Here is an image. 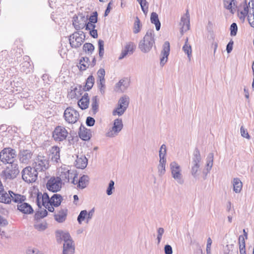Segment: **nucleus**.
Returning <instances> with one entry per match:
<instances>
[{
  "label": "nucleus",
  "mask_w": 254,
  "mask_h": 254,
  "mask_svg": "<svg viewBox=\"0 0 254 254\" xmlns=\"http://www.w3.org/2000/svg\"><path fill=\"white\" fill-rule=\"evenodd\" d=\"M57 242L61 244L64 241L63 254H74L75 247L73 241L68 232L58 230L56 232Z\"/></svg>",
  "instance_id": "obj_1"
},
{
  "label": "nucleus",
  "mask_w": 254,
  "mask_h": 254,
  "mask_svg": "<svg viewBox=\"0 0 254 254\" xmlns=\"http://www.w3.org/2000/svg\"><path fill=\"white\" fill-rule=\"evenodd\" d=\"M155 34L153 29H148L143 39L138 44V48L143 53H147L155 46Z\"/></svg>",
  "instance_id": "obj_2"
},
{
  "label": "nucleus",
  "mask_w": 254,
  "mask_h": 254,
  "mask_svg": "<svg viewBox=\"0 0 254 254\" xmlns=\"http://www.w3.org/2000/svg\"><path fill=\"white\" fill-rule=\"evenodd\" d=\"M201 161V157L200 152L197 148H195L193 152L190 168L191 174L195 179L198 178Z\"/></svg>",
  "instance_id": "obj_3"
},
{
  "label": "nucleus",
  "mask_w": 254,
  "mask_h": 254,
  "mask_svg": "<svg viewBox=\"0 0 254 254\" xmlns=\"http://www.w3.org/2000/svg\"><path fill=\"white\" fill-rule=\"evenodd\" d=\"M16 151L11 148H5L0 152V160L4 164L17 163Z\"/></svg>",
  "instance_id": "obj_4"
},
{
  "label": "nucleus",
  "mask_w": 254,
  "mask_h": 254,
  "mask_svg": "<svg viewBox=\"0 0 254 254\" xmlns=\"http://www.w3.org/2000/svg\"><path fill=\"white\" fill-rule=\"evenodd\" d=\"M19 172L17 163H12L7 166L4 170L2 171L0 176L5 180H12L16 177Z\"/></svg>",
  "instance_id": "obj_5"
},
{
  "label": "nucleus",
  "mask_w": 254,
  "mask_h": 254,
  "mask_svg": "<svg viewBox=\"0 0 254 254\" xmlns=\"http://www.w3.org/2000/svg\"><path fill=\"white\" fill-rule=\"evenodd\" d=\"M129 103V98L127 95H124L121 97L118 101L117 107L113 111L114 116L123 115L128 107Z\"/></svg>",
  "instance_id": "obj_6"
},
{
  "label": "nucleus",
  "mask_w": 254,
  "mask_h": 254,
  "mask_svg": "<svg viewBox=\"0 0 254 254\" xmlns=\"http://www.w3.org/2000/svg\"><path fill=\"white\" fill-rule=\"evenodd\" d=\"M38 172L33 167H26L22 171L23 180L28 183L35 182L38 178Z\"/></svg>",
  "instance_id": "obj_7"
},
{
  "label": "nucleus",
  "mask_w": 254,
  "mask_h": 254,
  "mask_svg": "<svg viewBox=\"0 0 254 254\" xmlns=\"http://www.w3.org/2000/svg\"><path fill=\"white\" fill-rule=\"evenodd\" d=\"M33 167L37 172L45 171L49 168V160L47 157L38 155L33 163Z\"/></svg>",
  "instance_id": "obj_8"
},
{
  "label": "nucleus",
  "mask_w": 254,
  "mask_h": 254,
  "mask_svg": "<svg viewBox=\"0 0 254 254\" xmlns=\"http://www.w3.org/2000/svg\"><path fill=\"white\" fill-rule=\"evenodd\" d=\"M65 121L68 124H75L79 118V113L72 107L67 108L64 113Z\"/></svg>",
  "instance_id": "obj_9"
},
{
  "label": "nucleus",
  "mask_w": 254,
  "mask_h": 254,
  "mask_svg": "<svg viewBox=\"0 0 254 254\" xmlns=\"http://www.w3.org/2000/svg\"><path fill=\"white\" fill-rule=\"evenodd\" d=\"M81 33L80 34L79 32H76L70 35L69 41L70 45L72 48L76 49L79 47L84 42L85 36L83 32H81Z\"/></svg>",
  "instance_id": "obj_10"
},
{
  "label": "nucleus",
  "mask_w": 254,
  "mask_h": 254,
  "mask_svg": "<svg viewBox=\"0 0 254 254\" xmlns=\"http://www.w3.org/2000/svg\"><path fill=\"white\" fill-rule=\"evenodd\" d=\"M170 168L173 178L179 184H183L184 182L183 176L181 173L180 166L175 161L171 162Z\"/></svg>",
  "instance_id": "obj_11"
},
{
  "label": "nucleus",
  "mask_w": 254,
  "mask_h": 254,
  "mask_svg": "<svg viewBox=\"0 0 254 254\" xmlns=\"http://www.w3.org/2000/svg\"><path fill=\"white\" fill-rule=\"evenodd\" d=\"M58 177L61 178V182L63 181L65 183H68L71 180V183L75 184V179L77 178V174L73 171L64 168L61 169L60 177Z\"/></svg>",
  "instance_id": "obj_12"
},
{
  "label": "nucleus",
  "mask_w": 254,
  "mask_h": 254,
  "mask_svg": "<svg viewBox=\"0 0 254 254\" xmlns=\"http://www.w3.org/2000/svg\"><path fill=\"white\" fill-rule=\"evenodd\" d=\"M68 132L62 126H57L53 132V137L56 142H62L66 140Z\"/></svg>",
  "instance_id": "obj_13"
},
{
  "label": "nucleus",
  "mask_w": 254,
  "mask_h": 254,
  "mask_svg": "<svg viewBox=\"0 0 254 254\" xmlns=\"http://www.w3.org/2000/svg\"><path fill=\"white\" fill-rule=\"evenodd\" d=\"M62 183L61 182V178H59L58 177H51L46 184L47 189L53 192L60 190L62 188Z\"/></svg>",
  "instance_id": "obj_14"
},
{
  "label": "nucleus",
  "mask_w": 254,
  "mask_h": 254,
  "mask_svg": "<svg viewBox=\"0 0 254 254\" xmlns=\"http://www.w3.org/2000/svg\"><path fill=\"white\" fill-rule=\"evenodd\" d=\"M123 127L122 120L117 119L114 120L113 126L106 133V135L109 137H114L117 136Z\"/></svg>",
  "instance_id": "obj_15"
},
{
  "label": "nucleus",
  "mask_w": 254,
  "mask_h": 254,
  "mask_svg": "<svg viewBox=\"0 0 254 254\" xmlns=\"http://www.w3.org/2000/svg\"><path fill=\"white\" fill-rule=\"evenodd\" d=\"M87 20V17H85L82 13H78L77 15H75L73 17L72 24L75 29L78 30L85 27Z\"/></svg>",
  "instance_id": "obj_16"
},
{
  "label": "nucleus",
  "mask_w": 254,
  "mask_h": 254,
  "mask_svg": "<svg viewBox=\"0 0 254 254\" xmlns=\"http://www.w3.org/2000/svg\"><path fill=\"white\" fill-rule=\"evenodd\" d=\"M32 156L33 152L28 149L20 150L18 155L20 162L26 164H28L30 162Z\"/></svg>",
  "instance_id": "obj_17"
},
{
  "label": "nucleus",
  "mask_w": 254,
  "mask_h": 254,
  "mask_svg": "<svg viewBox=\"0 0 254 254\" xmlns=\"http://www.w3.org/2000/svg\"><path fill=\"white\" fill-rule=\"evenodd\" d=\"M170 51V43L169 42L166 41L163 45L162 50L161 52L160 65L161 66H164L167 63Z\"/></svg>",
  "instance_id": "obj_18"
},
{
  "label": "nucleus",
  "mask_w": 254,
  "mask_h": 254,
  "mask_svg": "<svg viewBox=\"0 0 254 254\" xmlns=\"http://www.w3.org/2000/svg\"><path fill=\"white\" fill-rule=\"evenodd\" d=\"M129 85V80L127 78L121 79L115 86V90L117 92H125Z\"/></svg>",
  "instance_id": "obj_19"
},
{
  "label": "nucleus",
  "mask_w": 254,
  "mask_h": 254,
  "mask_svg": "<svg viewBox=\"0 0 254 254\" xmlns=\"http://www.w3.org/2000/svg\"><path fill=\"white\" fill-rule=\"evenodd\" d=\"M135 45L133 42H129L126 44L124 50H122V53L119 58V60H122L126 57L127 55H130L133 54Z\"/></svg>",
  "instance_id": "obj_20"
},
{
  "label": "nucleus",
  "mask_w": 254,
  "mask_h": 254,
  "mask_svg": "<svg viewBox=\"0 0 254 254\" xmlns=\"http://www.w3.org/2000/svg\"><path fill=\"white\" fill-rule=\"evenodd\" d=\"M17 209L23 214H28L33 213V209L28 203L22 201L17 205Z\"/></svg>",
  "instance_id": "obj_21"
},
{
  "label": "nucleus",
  "mask_w": 254,
  "mask_h": 254,
  "mask_svg": "<svg viewBox=\"0 0 254 254\" xmlns=\"http://www.w3.org/2000/svg\"><path fill=\"white\" fill-rule=\"evenodd\" d=\"M88 160L84 155H77L75 160V166L77 168L83 169L87 165Z\"/></svg>",
  "instance_id": "obj_22"
},
{
  "label": "nucleus",
  "mask_w": 254,
  "mask_h": 254,
  "mask_svg": "<svg viewBox=\"0 0 254 254\" xmlns=\"http://www.w3.org/2000/svg\"><path fill=\"white\" fill-rule=\"evenodd\" d=\"M50 151L52 161L58 163L60 158V148L57 146H54L51 147Z\"/></svg>",
  "instance_id": "obj_23"
},
{
  "label": "nucleus",
  "mask_w": 254,
  "mask_h": 254,
  "mask_svg": "<svg viewBox=\"0 0 254 254\" xmlns=\"http://www.w3.org/2000/svg\"><path fill=\"white\" fill-rule=\"evenodd\" d=\"M24 61L20 64L21 71L28 73L32 69V65L30 62V58L25 56L23 58Z\"/></svg>",
  "instance_id": "obj_24"
},
{
  "label": "nucleus",
  "mask_w": 254,
  "mask_h": 254,
  "mask_svg": "<svg viewBox=\"0 0 254 254\" xmlns=\"http://www.w3.org/2000/svg\"><path fill=\"white\" fill-rule=\"evenodd\" d=\"M181 26V33L183 34L184 32H186L190 28V19L189 14L188 11L186 13V16H183L181 18V22L180 23Z\"/></svg>",
  "instance_id": "obj_25"
},
{
  "label": "nucleus",
  "mask_w": 254,
  "mask_h": 254,
  "mask_svg": "<svg viewBox=\"0 0 254 254\" xmlns=\"http://www.w3.org/2000/svg\"><path fill=\"white\" fill-rule=\"evenodd\" d=\"M214 154L213 153H209L206 158V169L203 171V174L204 175V179H206V177L208 172L211 169L213 164Z\"/></svg>",
  "instance_id": "obj_26"
},
{
  "label": "nucleus",
  "mask_w": 254,
  "mask_h": 254,
  "mask_svg": "<svg viewBox=\"0 0 254 254\" xmlns=\"http://www.w3.org/2000/svg\"><path fill=\"white\" fill-rule=\"evenodd\" d=\"M89 177L87 175H83L79 180L78 178L75 179V184L77 185V187L79 189H83L85 188L88 184Z\"/></svg>",
  "instance_id": "obj_27"
},
{
  "label": "nucleus",
  "mask_w": 254,
  "mask_h": 254,
  "mask_svg": "<svg viewBox=\"0 0 254 254\" xmlns=\"http://www.w3.org/2000/svg\"><path fill=\"white\" fill-rule=\"evenodd\" d=\"M81 85H78L68 93V96L71 99L78 98L82 93L83 91Z\"/></svg>",
  "instance_id": "obj_28"
},
{
  "label": "nucleus",
  "mask_w": 254,
  "mask_h": 254,
  "mask_svg": "<svg viewBox=\"0 0 254 254\" xmlns=\"http://www.w3.org/2000/svg\"><path fill=\"white\" fill-rule=\"evenodd\" d=\"M224 7L230 11L231 13L234 14L235 11L234 6H237L236 0H223Z\"/></svg>",
  "instance_id": "obj_29"
},
{
  "label": "nucleus",
  "mask_w": 254,
  "mask_h": 254,
  "mask_svg": "<svg viewBox=\"0 0 254 254\" xmlns=\"http://www.w3.org/2000/svg\"><path fill=\"white\" fill-rule=\"evenodd\" d=\"M78 135L81 139L85 141L89 140L91 137L90 130L85 127H80Z\"/></svg>",
  "instance_id": "obj_30"
},
{
  "label": "nucleus",
  "mask_w": 254,
  "mask_h": 254,
  "mask_svg": "<svg viewBox=\"0 0 254 254\" xmlns=\"http://www.w3.org/2000/svg\"><path fill=\"white\" fill-rule=\"evenodd\" d=\"M12 191L11 190L8 191L7 193L4 190L0 191V202L4 203H9L11 202V194Z\"/></svg>",
  "instance_id": "obj_31"
},
{
  "label": "nucleus",
  "mask_w": 254,
  "mask_h": 254,
  "mask_svg": "<svg viewBox=\"0 0 254 254\" xmlns=\"http://www.w3.org/2000/svg\"><path fill=\"white\" fill-rule=\"evenodd\" d=\"M89 66V59L87 57H82L77 65L78 68L81 71L85 70Z\"/></svg>",
  "instance_id": "obj_32"
},
{
  "label": "nucleus",
  "mask_w": 254,
  "mask_h": 254,
  "mask_svg": "<svg viewBox=\"0 0 254 254\" xmlns=\"http://www.w3.org/2000/svg\"><path fill=\"white\" fill-rule=\"evenodd\" d=\"M91 112L92 115H95L99 110V102L97 96H93L91 99Z\"/></svg>",
  "instance_id": "obj_33"
},
{
  "label": "nucleus",
  "mask_w": 254,
  "mask_h": 254,
  "mask_svg": "<svg viewBox=\"0 0 254 254\" xmlns=\"http://www.w3.org/2000/svg\"><path fill=\"white\" fill-rule=\"evenodd\" d=\"M150 21L152 24H155L157 31H159L160 29L161 23L159 20L158 15L157 13L153 12L151 13Z\"/></svg>",
  "instance_id": "obj_34"
},
{
  "label": "nucleus",
  "mask_w": 254,
  "mask_h": 254,
  "mask_svg": "<svg viewBox=\"0 0 254 254\" xmlns=\"http://www.w3.org/2000/svg\"><path fill=\"white\" fill-rule=\"evenodd\" d=\"M63 200L62 196L59 194H54L51 198V205L59 206Z\"/></svg>",
  "instance_id": "obj_35"
},
{
  "label": "nucleus",
  "mask_w": 254,
  "mask_h": 254,
  "mask_svg": "<svg viewBox=\"0 0 254 254\" xmlns=\"http://www.w3.org/2000/svg\"><path fill=\"white\" fill-rule=\"evenodd\" d=\"M95 82V78L92 75H89L86 80L85 85L82 89L84 91H89L93 87Z\"/></svg>",
  "instance_id": "obj_36"
},
{
  "label": "nucleus",
  "mask_w": 254,
  "mask_h": 254,
  "mask_svg": "<svg viewBox=\"0 0 254 254\" xmlns=\"http://www.w3.org/2000/svg\"><path fill=\"white\" fill-rule=\"evenodd\" d=\"M233 190L236 193H239L241 192L243 185L241 180L237 178H234L233 182Z\"/></svg>",
  "instance_id": "obj_37"
},
{
  "label": "nucleus",
  "mask_w": 254,
  "mask_h": 254,
  "mask_svg": "<svg viewBox=\"0 0 254 254\" xmlns=\"http://www.w3.org/2000/svg\"><path fill=\"white\" fill-rule=\"evenodd\" d=\"M66 209L61 210L59 213L55 215V220L59 223L63 222L66 217Z\"/></svg>",
  "instance_id": "obj_38"
},
{
  "label": "nucleus",
  "mask_w": 254,
  "mask_h": 254,
  "mask_svg": "<svg viewBox=\"0 0 254 254\" xmlns=\"http://www.w3.org/2000/svg\"><path fill=\"white\" fill-rule=\"evenodd\" d=\"M183 51L187 55L189 61H190L191 58V46L188 44V38L186 40L185 43L182 48Z\"/></svg>",
  "instance_id": "obj_39"
},
{
  "label": "nucleus",
  "mask_w": 254,
  "mask_h": 254,
  "mask_svg": "<svg viewBox=\"0 0 254 254\" xmlns=\"http://www.w3.org/2000/svg\"><path fill=\"white\" fill-rule=\"evenodd\" d=\"M26 197L24 195H21L19 194H16L12 192L11 194V201L12 200L14 202L21 203L22 201H24Z\"/></svg>",
  "instance_id": "obj_40"
},
{
  "label": "nucleus",
  "mask_w": 254,
  "mask_h": 254,
  "mask_svg": "<svg viewBox=\"0 0 254 254\" xmlns=\"http://www.w3.org/2000/svg\"><path fill=\"white\" fill-rule=\"evenodd\" d=\"M40 194L41 196L42 205L46 208H47L49 204L51 205V198H49L48 194L46 192L43 194L40 193Z\"/></svg>",
  "instance_id": "obj_41"
},
{
  "label": "nucleus",
  "mask_w": 254,
  "mask_h": 254,
  "mask_svg": "<svg viewBox=\"0 0 254 254\" xmlns=\"http://www.w3.org/2000/svg\"><path fill=\"white\" fill-rule=\"evenodd\" d=\"M89 103V98H81L78 101V105L82 110L87 109L88 107Z\"/></svg>",
  "instance_id": "obj_42"
},
{
  "label": "nucleus",
  "mask_w": 254,
  "mask_h": 254,
  "mask_svg": "<svg viewBox=\"0 0 254 254\" xmlns=\"http://www.w3.org/2000/svg\"><path fill=\"white\" fill-rule=\"evenodd\" d=\"M83 50L86 54L91 55L94 50V46L91 43H86L83 46Z\"/></svg>",
  "instance_id": "obj_43"
},
{
  "label": "nucleus",
  "mask_w": 254,
  "mask_h": 254,
  "mask_svg": "<svg viewBox=\"0 0 254 254\" xmlns=\"http://www.w3.org/2000/svg\"><path fill=\"white\" fill-rule=\"evenodd\" d=\"M40 210L37 211L35 214L34 218L36 220L40 219L46 217L48 214L47 211L43 208H40Z\"/></svg>",
  "instance_id": "obj_44"
},
{
  "label": "nucleus",
  "mask_w": 254,
  "mask_h": 254,
  "mask_svg": "<svg viewBox=\"0 0 254 254\" xmlns=\"http://www.w3.org/2000/svg\"><path fill=\"white\" fill-rule=\"evenodd\" d=\"M98 45L99 48V56L100 60H102L104 54V42L102 40H99L98 42Z\"/></svg>",
  "instance_id": "obj_45"
},
{
  "label": "nucleus",
  "mask_w": 254,
  "mask_h": 254,
  "mask_svg": "<svg viewBox=\"0 0 254 254\" xmlns=\"http://www.w3.org/2000/svg\"><path fill=\"white\" fill-rule=\"evenodd\" d=\"M140 4L141 9L143 13L146 14L148 12V3L146 0H137Z\"/></svg>",
  "instance_id": "obj_46"
},
{
  "label": "nucleus",
  "mask_w": 254,
  "mask_h": 254,
  "mask_svg": "<svg viewBox=\"0 0 254 254\" xmlns=\"http://www.w3.org/2000/svg\"><path fill=\"white\" fill-rule=\"evenodd\" d=\"M87 214V211L86 210H83L80 211L77 218L79 224H81L85 219H86Z\"/></svg>",
  "instance_id": "obj_47"
},
{
  "label": "nucleus",
  "mask_w": 254,
  "mask_h": 254,
  "mask_svg": "<svg viewBox=\"0 0 254 254\" xmlns=\"http://www.w3.org/2000/svg\"><path fill=\"white\" fill-rule=\"evenodd\" d=\"M115 182L113 180H111L109 183L108 187L106 190V193L108 195H111L113 194L114 190H115Z\"/></svg>",
  "instance_id": "obj_48"
},
{
  "label": "nucleus",
  "mask_w": 254,
  "mask_h": 254,
  "mask_svg": "<svg viewBox=\"0 0 254 254\" xmlns=\"http://www.w3.org/2000/svg\"><path fill=\"white\" fill-rule=\"evenodd\" d=\"M140 21L138 17H136L134 23L133 32L135 34L138 33L140 31Z\"/></svg>",
  "instance_id": "obj_49"
},
{
  "label": "nucleus",
  "mask_w": 254,
  "mask_h": 254,
  "mask_svg": "<svg viewBox=\"0 0 254 254\" xmlns=\"http://www.w3.org/2000/svg\"><path fill=\"white\" fill-rule=\"evenodd\" d=\"M97 74L99 81L103 82L104 81H105V71L104 68H100L98 70Z\"/></svg>",
  "instance_id": "obj_50"
},
{
  "label": "nucleus",
  "mask_w": 254,
  "mask_h": 254,
  "mask_svg": "<svg viewBox=\"0 0 254 254\" xmlns=\"http://www.w3.org/2000/svg\"><path fill=\"white\" fill-rule=\"evenodd\" d=\"M244 10L241 11L240 13L241 15H243V21L245 20V17L248 16L249 13V6L247 3V0H245L244 1Z\"/></svg>",
  "instance_id": "obj_51"
},
{
  "label": "nucleus",
  "mask_w": 254,
  "mask_h": 254,
  "mask_svg": "<svg viewBox=\"0 0 254 254\" xmlns=\"http://www.w3.org/2000/svg\"><path fill=\"white\" fill-rule=\"evenodd\" d=\"M35 229L39 231H43L47 228L46 223H37L34 225Z\"/></svg>",
  "instance_id": "obj_52"
},
{
  "label": "nucleus",
  "mask_w": 254,
  "mask_h": 254,
  "mask_svg": "<svg viewBox=\"0 0 254 254\" xmlns=\"http://www.w3.org/2000/svg\"><path fill=\"white\" fill-rule=\"evenodd\" d=\"M98 85L99 91L102 95H104L105 92V81H104L103 82L102 81H99L98 82Z\"/></svg>",
  "instance_id": "obj_53"
},
{
  "label": "nucleus",
  "mask_w": 254,
  "mask_h": 254,
  "mask_svg": "<svg viewBox=\"0 0 254 254\" xmlns=\"http://www.w3.org/2000/svg\"><path fill=\"white\" fill-rule=\"evenodd\" d=\"M230 34L231 36H235L237 34L238 27L236 23H233L230 26Z\"/></svg>",
  "instance_id": "obj_54"
},
{
  "label": "nucleus",
  "mask_w": 254,
  "mask_h": 254,
  "mask_svg": "<svg viewBox=\"0 0 254 254\" xmlns=\"http://www.w3.org/2000/svg\"><path fill=\"white\" fill-rule=\"evenodd\" d=\"M240 132L242 136L243 137L246 138L248 139H250V136L248 133L247 130L245 129L243 126H241L240 128Z\"/></svg>",
  "instance_id": "obj_55"
},
{
  "label": "nucleus",
  "mask_w": 254,
  "mask_h": 254,
  "mask_svg": "<svg viewBox=\"0 0 254 254\" xmlns=\"http://www.w3.org/2000/svg\"><path fill=\"white\" fill-rule=\"evenodd\" d=\"M97 12L96 11L93 12L89 19L88 18L89 20L88 22L96 23L97 22Z\"/></svg>",
  "instance_id": "obj_56"
},
{
  "label": "nucleus",
  "mask_w": 254,
  "mask_h": 254,
  "mask_svg": "<svg viewBox=\"0 0 254 254\" xmlns=\"http://www.w3.org/2000/svg\"><path fill=\"white\" fill-rule=\"evenodd\" d=\"M245 238L244 236L240 235L239 237V248H246Z\"/></svg>",
  "instance_id": "obj_57"
},
{
  "label": "nucleus",
  "mask_w": 254,
  "mask_h": 254,
  "mask_svg": "<svg viewBox=\"0 0 254 254\" xmlns=\"http://www.w3.org/2000/svg\"><path fill=\"white\" fill-rule=\"evenodd\" d=\"M164 232V230L163 228H159L157 230V239L158 241V244L160 243V241L162 239V235H163Z\"/></svg>",
  "instance_id": "obj_58"
},
{
  "label": "nucleus",
  "mask_w": 254,
  "mask_h": 254,
  "mask_svg": "<svg viewBox=\"0 0 254 254\" xmlns=\"http://www.w3.org/2000/svg\"><path fill=\"white\" fill-rule=\"evenodd\" d=\"M165 166L166 165H158L157 168L158 171V174L160 176H162L165 174L166 172Z\"/></svg>",
  "instance_id": "obj_59"
},
{
  "label": "nucleus",
  "mask_w": 254,
  "mask_h": 254,
  "mask_svg": "<svg viewBox=\"0 0 254 254\" xmlns=\"http://www.w3.org/2000/svg\"><path fill=\"white\" fill-rule=\"evenodd\" d=\"M95 121L94 119L91 117H88L86 118V124L88 127H92L94 125Z\"/></svg>",
  "instance_id": "obj_60"
},
{
  "label": "nucleus",
  "mask_w": 254,
  "mask_h": 254,
  "mask_svg": "<svg viewBox=\"0 0 254 254\" xmlns=\"http://www.w3.org/2000/svg\"><path fill=\"white\" fill-rule=\"evenodd\" d=\"M94 208H93L88 212H87V214L86 216V223H88L89 222V221L92 218L94 214Z\"/></svg>",
  "instance_id": "obj_61"
},
{
  "label": "nucleus",
  "mask_w": 254,
  "mask_h": 254,
  "mask_svg": "<svg viewBox=\"0 0 254 254\" xmlns=\"http://www.w3.org/2000/svg\"><path fill=\"white\" fill-rule=\"evenodd\" d=\"M248 16V22L251 27L254 28V14L249 13Z\"/></svg>",
  "instance_id": "obj_62"
},
{
  "label": "nucleus",
  "mask_w": 254,
  "mask_h": 254,
  "mask_svg": "<svg viewBox=\"0 0 254 254\" xmlns=\"http://www.w3.org/2000/svg\"><path fill=\"white\" fill-rule=\"evenodd\" d=\"M166 153V147L165 144H162L159 150V157H165Z\"/></svg>",
  "instance_id": "obj_63"
},
{
  "label": "nucleus",
  "mask_w": 254,
  "mask_h": 254,
  "mask_svg": "<svg viewBox=\"0 0 254 254\" xmlns=\"http://www.w3.org/2000/svg\"><path fill=\"white\" fill-rule=\"evenodd\" d=\"M95 23L89 22H86V24L85 26V29L86 30H91L93 29H95L96 27V25L95 24Z\"/></svg>",
  "instance_id": "obj_64"
}]
</instances>
